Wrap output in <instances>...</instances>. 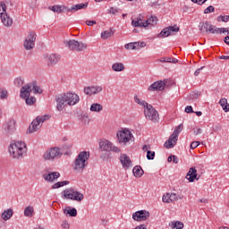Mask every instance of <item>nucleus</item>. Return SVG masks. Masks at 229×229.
<instances>
[{"mask_svg": "<svg viewBox=\"0 0 229 229\" xmlns=\"http://www.w3.org/2000/svg\"><path fill=\"white\" fill-rule=\"evenodd\" d=\"M89 158H90V152L81 151L78 154L72 165V168L76 173H83L85 171V167L89 165L87 161Z\"/></svg>", "mask_w": 229, "mask_h": 229, "instance_id": "nucleus-1", "label": "nucleus"}, {"mask_svg": "<svg viewBox=\"0 0 229 229\" xmlns=\"http://www.w3.org/2000/svg\"><path fill=\"white\" fill-rule=\"evenodd\" d=\"M26 151V143L24 141H14L9 147V153L13 158H22Z\"/></svg>", "mask_w": 229, "mask_h": 229, "instance_id": "nucleus-2", "label": "nucleus"}, {"mask_svg": "<svg viewBox=\"0 0 229 229\" xmlns=\"http://www.w3.org/2000/svg\"><path fill=\"white\" fill-rule=\"evenodd\" d=\"M31 92H33V94H42V89H40V86L37 85V81H35L24 85L21 89L20 98H21V99L29 98Z\"/></svg>", "mask_w": 229, "mask_h": 229, "instance_id": "nucleus-3", "label": "nucleus"}, {"mask_svg": "<svg viewBox=\"0 0 229 229\" xmlns=\"http://www.w3.org/2000/svg\"><path fill=\"white\" fill-rule=\"evenodd\" d=\"M116 137L118 139L119 144H122L123 146H126V144H130L135 140L133 134L128 129L119 131L116 134Z\"/></svg>", "mask_w": 229, "mask_h": 229, "instance_id": "nucleus-4", "label": "nucleus"}, {"mask_svg": "<svg viewBox=\"0 0 229 229\" xmlns=\"http://www.w3.org/2000/svg\"><path fill=\"white\" fill-rule=\"evenodd\" d=\"M182 130L183 123H181L177 127H175L173 134L165 142V148H166V149H172V148H174V146H176V142H178V135L182 133Z\"/></svg>", "mask_w": 229, "mask_h": 229, "instance_id": "nucleus-5", "label": "nucleus"}, {"mask_svg": "<svg viewBox=\"0 0 229 229\" xmlns=\"http://www.w3.org/2000/svg\"><path fill=\"white\" fill-rule=\"evenodd\" d=\"M64 199H72V201H83L85 196H83V193L76 191L73 188L66 189L63 191Z\"/></svg>", "mask_w": 229, "mask_h": 229, "instance_id": "nucleus-6", "label": "nucleus"}, {"mask_svg": "<svg viewBox=\"0 0 229 229\" xmlns=\"http://www.w3.org/2000/svg\"><path fill=\"white\" fill-rule=\"evenodd\" d=\"M48 119L49 114L37 116L29 126V133H35V131H38V130L42 128V124H44V123Z\"/></svg>", "mask_w": 229, "mask_h": 229, "instance_id": "nucleus-7", "label": "nucleus"}, {"mask_svg": "<svg viewBox=\"0 0 229 229\" xmlns=\"http://www.w3.org/2000/svg\"><path fill=\"white\" fill-rule=\"evenodd\" d=\"M62 155H64V153L60 151V148L53 147L51 148H48L43 154V158L44 160H48L49 162H55V160H58V158H61Z\"/></svg>", "mask_w": 229, "mask_h": 229, "instance_id": "nucleus-8", "label": "nucleus"}, {"mask_svg": "<svg viewBox=\"0 0 229 229\" xmlns=\"http://www.w3.org/2000/svg\"><path fill=\"white\" fill-rule=\"evenodd\" d=\"M0 18L4 26L10 28L13 24V20L6 13V4L0 2Z\"/></svg>", "mask_w": 229, "mask_h": 229, "instance_id": "nucleus-9", "label": "nucleus"}, {"mask_svg": "<svg viewBox=\"0 0 229 229\" xmlns=\"http://www.w3.org/2000/svg\"><path fill=\"white\" fill-rule=\"evenodd\" d=\"M64 46L71 49V51L81 52L84 49H87V44L77 41L76 39H70L68 41H64Z\"/></svg>", "mask_w": 229, "mask_h": 229, "instance_id": "nucleus-10", "label": "nucleus"}, {"mask_svg": "<svg viewBox=\"0 0 229 229\" xmlns=\"http://www.w3.org/2000/svg\"><path fill=\"white\" fill-rule=\"evenodd\" d=\"M2 130L4 131V135H13L17 130V123L14 119H9L4 123V124H3Z\"/></svg>", "mask_w": 229, "mask_h": 229, "instance_id": "nucleus-11", "label": "nucleus"}, {"mask_svg": "<svg viewBox=\"0 0 229 229\" xmlns=\"http://www.w3.org/2000/svg\"><path fill=\"white\" fill-rule=\"evenodd\" d=\"M146 119L152 121V123H158L160 119L158 112L153 108V106H147V108L144 111Z\"/></svg>", "mask_w": 229, "mask_h": 229, "instance_id": "nucleus-12", "label": "nucleus"}, {"mask_svg": "<svg viewBox=\"0 0 229 229\" xmlns=\"http://www.w3.org/2000/svg\"><path fill=\"white\" fill-rule=\"evenodd\" d=\"M37 33H35V31H30L23 43L24 48L27 49V51H31V49L35 47Z\"/></svg>", "mask_w": 229, "mask_h": 229, "instance_id": "nucleus-13", "label": "nucleus"}, {"mask_svg": "<svg viewBox=\"0 0 229 229\" xmlns=\"http://www.w3.org/2000/svg\"><path fill=\"white\" fill-rule=\"evenodd\" d=\"M99 148L103 151H113L114 153H121V148H118L110 140H106L99 142Z\"/></svg>", "mask_w": 229, "mask_h": 229, "instance_id": "nucleus-14", "label": "nucleus"}, {"mask_svg": "<svg viewBox=\"0 0 229 229\" xmlns=\"http://www.w3.org/2000/svg\"><path fill=\"white\" fill-rule=\"evenodd\" d=\"M56 110L62 112L65 106H67V98L65 93H61L55 96Z\"/></svg>", "mask_w": 229, "mask_h": 229, "instance_id": "nucleus-15", "label": "nucleus"}, {"mask_svg": "<svg viewBox=\"0 0 229 229\" xmlns=\"http://www.w3.org/2000/svg\"><path fill=\"white\" fill-rule=\"evenodd\" d=\"M132 219L134 221H147L149 219V211L147 210H139L132 214Z\"/></svg>", "mask_w": 229, "mask_h": 229, "instance_id": "nucleus-16", "label": "nucleus"}, {"mask_svg": "<svg viewBox=\"0 0 229 229\" xmlns=\"http://www.w3.org/2000/svg\"><path fill=\"white\" fill-rule=\"evenodd\" d=\"M64 95L66 96L68 106H74V105H78V103H80V96H78V94L67 92L64 93Z\"/></svg>", "mask_w": 229, "mask_h": 229, "instance_id": "nucleus-17", "label": "nucleus"}, {"mask_svg": "<svg viewBox=\"0 0 229 229\" xmlns=\"http://www.w3.org/2000/svg\"><path fill=\"white\" fill-rule=\"evenodd\" d=\"M167 83V80L165 81H157L151 84L148 88V90L150 92H155L157 90L162 91L164 89H165V84Z\"/></svg>", "mask_w": 229, "mask_h": 229, "instance_id": "nucleus-18", "label": "nucleus"}, {"mask_svg": "<svg viewBox=\"0 0 229 229\" xmlns=\"http://www.w3.org/2000/svg\"><path fill=\"white\" fill-rule=\"evenodd\" d=\"M180 31V27L178 26H169L165 29H163L160 32V37H163V38H165V37H169L173 35V33H178Z\"/></svg>", "mask_w": 229, "mask_h": 229, "instance_id": "nucleus-19", "label": "nucleus"}, {"mask_svg": "<svg viewBox=\"0 0 229 229\" xmlns=\"http://www.w3.org/2000/svg\"><path fill=\"white\" fill-rule=\"evenodd\" d=\"M99 92H103L102 86H88L84 88V93L86 96H94L96 94H99Z\"/></svg>", "mask_w": 229, "mask_h": 229, "instance_id": "nucleus-20", "label": "nucleus"}, {"mask_svg": "<svg viewBox=\"0 0 229 229\" xmlns=\"http://www.w3.org/2000/svg\"><path fill=\"white\" fill-rule=\"evenodd\" d=\"M43 179L45 182H55V180H58V178L60 177V173L58 172H51V173H45L43 174Z\"/></svg>", "mask_w": 229, "mask_h": 229, "instance_id": "nucleus-21", "label": "nucleus"}, {"mask_svg": "<svg viewBox=\"0 0 229 229\" xmlns=\"http://www.w3.org/2000/svg\"><path fill=\"white\" fill-rule=\"evenodd\" d=\"M45 58L47 60V65H49V67H51L53 65H55V64L57 62H59L60 55H58L56 54L45 55Z\"/></svg>", "mask_w": 229, "mask_h": 229, "instance_id": "nucleus-22", "label": "nucleus"}, {"mask_svg": "<svg viewBox=\"0 0 229 229\" xmlns=\"http://www.w3.org/2000/svg\"><path fill=\"white\" fill-rule=\"evenodd\" d=\"M186 178L191 183H192L194 180H199V177H198V170H196V167L190 168L189 172L186 174Z\"/></svg>", "mask_w": 229, "mask_h": 229, "instance_id": "nucleus-23", "label": "nucleus"}, {"mask_svg": "<svg viewBox=\"0 0 229 229\" xmlns=\"http://www.w3.org/2000/svg\"><path fill=\"white\" fill-rule=\"evenodd\" d=\"M120 161L121 164L123 167V169H128V167H131V159L126 155V154H122L120 156Z\"/></svg>", "mask_w": 229, "mask_h": 229, "instance_id": "nucleus-24", "label": "nucleus"}, {"mask_svg": "<svg viewBox=\"0 0 229 229\" xmlns=\"http://www.w3.org/2000/svg\"><path fill=\"white\" fill-rule=\"evenodd\" d=\"M89 8V3L86 2L84 4H73L71 7L72 13H75V12H79V10H87Z\"/></svg>", "mask_w": 229, "mask_h": 229, "instance_id": "nucleus-25", "label": "nucleus"}, {"mask_svg": "<svg viewBox=\"0 0 229 229\" xmlns=\"http://www.w3.org/2000/svg\"><path fill=\"white\" fill-rule=\"evenodd\" d=\"M13 216V208H8L5 209L2 214H1V217L4 221H8L10 219H12Z\"/></svg>", "mask_w": 229, "mask_h": 229, "instance_id": "nucleus-26", "label": "nucleus"}, {"mask_svg": "<svg viewBox=\"0 0 229 229\" xmlns=\"http://www.w3.org/2000/svg\"><path fill=\"white\" fill-rule=\"evenodd\" d=\"M200 26V31L205 32L206 33H210V30H212L213 26L212 24H210V22L206 21V22H202L199 23Z\"/></svg>", "mask_w": 229, "mask_h": 229, "instance_id": "nucleus-27", "label": "nucleus"}, {"mask_svg": "<svg viewBox=\"0 0 229 229\" xmlns=\"http://www.w3.org/2000/svg\"><path fill=\"white\" fill-rule=\"evenodd\" d=\"M125 66L123 63H114L112 64V70L114 71V72H123L124 71Z\"/></svg>", "mask_w": 229, "mask_h": 229, "instance_id": "nucleus-28", "label": "nucleus"}, {"mask_svg": "<svg viewBox=\"0 0 229 229\" xmlns=\"http://www.w3.org/2000/svg\"><path fill=\"white\" fill-rule=\"evenodd\" d=\"M158 21V18L157 16H151L148 19L144 21L145 28H148V26H155Z\"/></svg>", "mask_w": 229, "mask_h": 229, "instance_id": "nucleus-29", "label": "nucleus"}, {"mask_svg": "<svg viewBox=\"0 0 229 229\" xmlns=\"http://www.w3.org/2000/svg\"><path fill=\"white\" fill-rule=\"evenodd\" d=\"M132 173L136 178H140L144 174V170H142L140 165H136L133 167Z\"/></svg>", "mask_w": 229, "mask_h": 229, "instance_id": "nucleus-30", "label": "nucleus"}, {"mask_svg": "<svg viewBox=\"0 0 229 229\" xmlns=\"http://www.w3.org/2000/svg\"><path fill=\"white\" fill-rule=\"evenodd\" d=\"M64 214L70 216V217H76V216H78V211L74 208H71V207H68L64 209Z\"/></svg>", "mask_w": 229, "mask_h": 229, "instance_id": "nucleus-31", "label": "nucleus"}, {"mask_svg": "<svg viewBox=\"0 0 229 229\" xmlns=\"http://www.w3.org/2000/svg\"><path fill=\"white\" fill-rule=\"evenodd\" d=\"M33 214H35V209L33 208V207L29 206L25 208L24 209L25 217H33Z\"/></svg>", "mask_w": 229, "mask_h": 229, "instance_id": "nucleus-32", "label": "nucleus"}, {"mask_svg": "<svg viewBox=\"0 0 229 229\" xmlns=\"http://www.w3.org/2000/svg\"><path fill=\"white\" fill-rule=\"evenodd\" d=\"M220 106H222L224 112H229V104L226 98H221L219 101Z\"/></svg>", "mask_w": 229, "mask_h": 229, "instance_id": "nucleus-33", "label": "nucleus"}, {"mask_svg": "<svg viewBox=\"0 0 229 229\" xmlns=\"http://www.w3.org/2000/svg\"><path fill=\"white\" fill-rule=\"evenodd\" d=\"M90 112H101L103 110V106L101 104H92L89 108Z\"/></svg>", "mask_w": 229, "mask_h": 229, "instance_id": "nucleus-34", "label": "nucleus"}, {"mask_svg": "<svg viewBox=\"0 0 229 229\" xmlns=\"http://www.w3.org/2000/svg\"><path fill=\"white\" fill-rule=\"evenodd\" d=\"M169 226H171V228L173 229H182L183 223L180 221L171 222V224H169Z\"/></svg>", "mask_w": 229, "mask_h": 229, "instance_id": "nucleus-35", "label": "nucleus"}, {"mask_svg": "<svg viewBox=\"0 0 229 229\" xmlns=\"http://www.w3.org/2000/svg\"><path fill=\"white\" fill-rule=\"evenodd\" d=\"M134 101L140 106H144V108H148V106H149V104H148V102L140 100V98H139V97L137 96H134Z\"/></svg>", "mask_w": 229, "mask_h": 229, "instance_id": "nucleus-36", "label": "nucleus"}, {"mask_svg": "<svg viewBox=\"0 0 229 229\" xmlns=\"http://www.w3.org/2000/svg\"><path fill=\"white\" fill-rule=\"evenodd\" d=\"M65 185H69V181H62L55 182L52 185V189H60V187H65Z\"/></svg>", "mask_w": 229, "mask_h": 229, "instance_id": "nucleus-37", "label": "nucleus"}, {"mask_svg": "<svg viewBox=\"0 0 229 229\" xmlns=\"http://www.w3.org/2000/svg\"><path fill=\"white\" fill-rule=\"evenodd\" d=\"M210 33L217 34V33H226V29L225 28H216V26H213L212 29H210Z\"/></svg>", "mask_w": 229, "mask_h": 229, "instance_id": "nucleus-38", "label": "nucleus"}, {"mask_svg": "<svg viewBox=\"0 0 229 229\" xmlns=\"http://www.w3.org/2000/svg\"><path fill=\"white\" fill-rule=\"evenodd\" d=\"M139 42H131V43H127L125 44L124 47L125 49L127 50H134V49H137V47H139Z\"/></svg>", "mask_w": 229, "mask_h": 229, "instance_id": "nucleus-39", "label": "nucleus"}, {"mask_svg": "<svg viewBox=\"0 0 229 229\" xmlns=\"http://www.w3.org/2000/svg\"><path fill=\"white\" fill-rule=\"evenodd\" d=\"M131 26H133V28H145L144 21H140L136 19L131 21Z\"/></svg>", "mask_w": 229, "mask_h": 229, "instance_id": "nucleus-40", "label": "nucleus"}, {"mask_svg": "<svg viewBox=\"0 0 229 229\" xmlns=\"http://www.w3.org/2000/svg\"><path fill=\"white\" fill-rule=\"evenodd\" d=\"M25 103L29 106L35 105V103H37V98L35 97H26Z\"/></svg>", "mask_w": 229, "mask_h": 229, "instance_id": "nucleus-41", "label": "nucleus"}, {"mask_svg": "<svg viewBox=\"0 0 229 229\" xmlns=\"http://www.w3.org/2000/svg\"><path fill=\"white\" fill-rule=\"evenodd\" d=\"M112 35H114V32L112 31V30H105V31L101 32V38L106 39V38L112 37Z\"/></svg>", "mask_w": 229, "mask_h": 229, "instance_id": "nucleus-42", "label": "nucleus"}, {"mask_svg": "<svg viewBox=\"0 0 229 229\" xmlns=\"http://www.w3.org/2000/svg\"><path fill=\"white\" fill-rule=\"evenodd\" d=\"M14 85L15 87H22L24 85V78L18 77L14 80Z\"/></svg>", "mask_w": 229, "mask_h": 229, "instance_id": "nucleus-43", "label": "nucleus"}, {"mask_svg": "<svg viewBox=\"0 0 229 229\" xmlns=\"http://www.w3.org/2000/svg\"><path fill=\"white\" fill-rule=\"evenodd\" d=\"M0 99H8V90L0 88Z\"/></svg>", "mask_w": 229, "mask_h": 229, "instance_id": "nucleus-44", "label": "nucleus"}, {"mask_svg": "<svg viewBox=\"0 0 229 229\" xmlns=\"http://www.w3.org/2000/svg\"><path fill=\"white\" fill-rule=\"evenodd\" d=\"M200 94L198 91H193L190 94L189 98L191 101H196L199 98Z\"/></svg>", "mask_w": 229, "mask_h": 229, "instance_id": "nucleus-45", "label": "nucleus"}, {"mask_svg": "<svg viewBox=\"0 0 229 229\" xmlns=\"http://www.w3.org/2000/svg\"><path fill=\"white\" fill-rule=\"evenodd\" d=\"M168 198L170 199V203H174V201H178V195H176V193H168Z\"/></svg>", "mask_w": 229, "mask_h": 229, "instance_id": "nucleus-46", "label": "nucleus"}, {"mask_svg": "<svg viewBox=\"0 0 229 229\" xmlns=\"http://www.w3.org/2000/svg\"><path fill=\"white\" fill-rule=\"evenodd\" d=\"M48 10H51L52 12L55 13H61V5H54V6H49Z\"/></svg>", "mask_w": 229, "mask_h": 229, "instance_id": "nucleus-47", "label": "nucleus"}, {"mask_svg": "<svg viewBox=\"0 0 229 229\" xmlns=\"http://www.w3.org/2000/svg\"><path fill=\"white\" fill-rule=\"evenodd\" d=\"M147 158L148 160H155V151L148 150Z\"/></svg>", "mask_w": 229, "mask_h": 229, "instance_id": "nucleus-48", "label": "nucleus"}, {"mask_svg": "<svg viewBox=\"0 0 229 229\" xmlns=\"http://www.w3.org/2000/svg\"><path fill=\"white\" fill-rule=\"evenodd\" d=\"M61 13H72L71 7L61 5Z\"/></svg>", "mask_w": 229, "mask_h": 229, "instance_id": "nucleus-49", "label": "nucleus"}, {"mask_svg": "<svg viewBox=\"0 0 229 229\" xmlns=\"http://www.w3.org/2000/svg\"><path fill=\"white\" fill-rule=\"evenodd\" d=\"M217 21H222V22H228L229 15H226V16L220 15L217 17Z\"/></svg>", "mask_w": 229, "mask_h": 229, "instance_id": "nucleus-50", "label": "nucleus"}, {"mask_svg": "<svg viewBox=\"0 0 229 229\" xmlns=\"http://www.w3.org/2000/svg\"><path fill=\"white\" fill-rule=\"evenodd\" d=\"M165 63L167 64H178V59L173 57H165Z\"/></svg>", "mask_w": 229, "mask_h": 229, "instance_id": "nucleus-51", "label": "nucleus"}, {"mask_svg": "<svg viewBox=\"0 0 229 229\" xmlns=\"http://www.w3.org/2000/svg\"><path fill=\"white\" fill-rule=\"evenodd\" d=\"M81 121H82L84 124H89V115L88 114L81 115Z\"/></svg>", "mask_w": 229, "mask_h": 229, "instance_id": "nucleus-52", "label": "nucleus"}, {"mask_svg": "<svg viewBox=\"0 0 229 229\" xmlns=\"http://www.w3.org/2000/svg\"><path fill=\"white\" fill-rule=\"evenodd\" d=\"M214 10H215L214 6L209 5L208 8L204 10V13H212Z\"/></svg>", "mask_w": 229, "mask_h": 229, "instance_id": "nucleus-53", "label": "nucleus"}, {"mask_svg": "<svg viewBox=\"0 0 229 229\" xmlns=\"http://www.w3.org/2000/svg\"><path fill=\"white\" fill-rule=\"evenodd\" d=\"M163 202L164 203H171V200H170V199H169V194L168 193H166L165 195H163Z\"/></svg>", "mask_w": 229, "mask_h": 229, "instance_id": "nucleus-54", "label": "nucleus"}, {"mask_svg": "<svg viewBox=\"0 0 229 229\" xmlns=\"http://www.w3.org/2000/svg\"><path fill=\"white\" fill-rule=\"evenodd\" d=\"M61 226L63 229H69L70 228L69 222H67V220H64Z\"/></svg>", "mask_w": 229, "mask_h": 229, "instance_id": "nucleus-55", "label": "nucleus"}, {"mask_svg": "<svg viewBox=\"0 0 229 229\" xmlns=\"http://www.w3.org/2000/svg\"><path fill=\"white\" fill-rule=\"evenodd\" d=\"M198 146H199V141H193V142H191L190 148H191V149H196V148H198Z\"/></svg>", "mask_w": 229, "mask_h": 229, "instance_id": "nucleus-56", "label": "nucleus"}, {"mask_svg": "<svg viewBox=\"0 0 229 229\" xmlns=\"http://www.w3.org/2000/svg\"><path fill=\"white\" fill-rule=\"evenodd\" d=\"M107 12H108V13H112L113 15H115V13H117V12H119V9L110 7Z\"/></svg>", "mask_w": 229, "mask_h": 229, "instance_id": "nucleus-57", "label": "nucleus"}, {"mask_svg": "<svg viewBox=\"0 0 229 229\" xmlns=\"http://www.w3.org/2000/svg\"><path fill=\"white\" fill-rule=\"evenodd\" d=\"M184 111L186 112V114H194V110L191 106H187Z\"/></svg>", "mask_w": 229, "mask_h": 229, "instance_id": "nucleus-58", "label": "nucleus"}, {"mask_svg": "<svg viewBox=\"0 0 229 229\" xmlns=\"http://www.w3.org/2000/svg\"><path fill=\"white\" fill-rule=\"evenodd\" d=\"M208 0H191V3H195L196 4H205Z\"/></svg>", "mask_w": 229, "mask_h": 229, "instance_id": "nucleus-59", "label": "nucleus"}, {"mask_svg": "<svg viewBox=\"0 0 229 229\" xmlns=\"http://www.w3.org/2000/svg\"><path fill=\"white\" fill-rule=\"evenodd\" d=\"M203 69H205V66L197 69L194 72V76H199V73L201 72V71H203Z\"/></svg>", "mask_w": 229, "mask_h": 229, "instance_id": "nucleus-60", "label": "nucleus"}, {"mask_svg": "<svg viewBox=\"0 0 229 229\" xmlns=\"http://www.w3.org/2000/svg\"><path fill=\"white\" fill-rule=\"evenodd\" d=\"M96 23V21H86L87 26H94Z\"/></svg>", "mask_w": 229, "mask_h": 229, "instance_id": "nucleus-61", "label": "nucleus"}, {"mask_svg": "<svg viewBox=\"0 0 229 229\" xmlns=\"http://www.w3.org/2000/svg\"><path fill=\"white\" fill-rule=\"evenodd\" d=\"M173 159L172 161L174 162V164H178V162H180V160L178 159V157L173 155Z\"/></svg>", "mask_w": 229, "mask_h": 229, "instance_id": "nucleus-62", "label": "nucleus"}, {"mask_svg": "<svg viewBox=\"0 0 229 229\" xmlns=\"http://www.w3.org/2000/svg\"><path fill=\"white\" fill-rule=\"evenodd\" d=\"M133 229H148V227H146V225H137Z\"/></svg>", "mask_w": 229, "mask_h": 229, "instance_id": "nucleus-63", "label": "nucleus"}, {"mask_svg": "<svg viewBox=\"0 0 229 229\" xmlns=\"http://www.w3.org/2000/svg\"><path fill=\"white\" fill-rule=\"evenodd\" d=\"M224 42H225V44H227L229 46V36H226L225 38H224Z\"/></svg>", "mask_w": 229, "mask_h": 229, "instance_id": "nucleus-64", "label": "nucleus"}]
</instances>
